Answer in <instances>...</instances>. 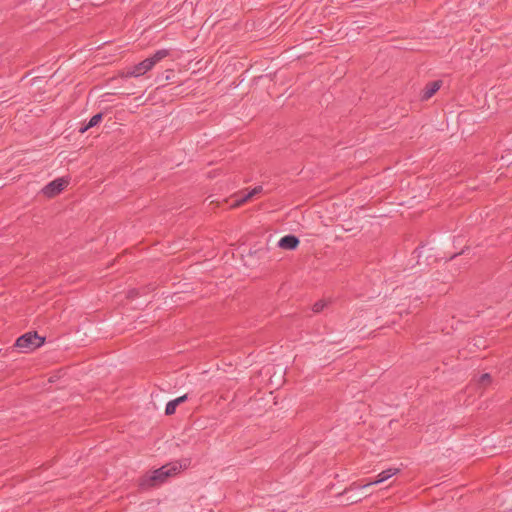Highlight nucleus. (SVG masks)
Segmentation results:
<instances>
[{"mask_svg":"<svg viewBox=\"0 0 512 512\" xmlns=\"http://www.w3.org/2000/svg\"><path fill=\"white\" fill-rule=\"evenodd\" d=\"M187 465L181 463H170L162 466L161 468L153 471L151 474L144 476L141 479L140 485L143 487H155L165 482L170 476L177 474L182 468Z\"/></svg>","mask_w":512,"mask_h":512,"instance_id":"obj_1","label":"nucleus"},{"mask_svg":"<svg viewBox=\"0 0 512 512\" xmlns=\"http://www.w3.org/2000/svg\"><path fill=\"white\" fill-rule=\"evenodd\" d=\"M170 52L167 49L158 50L151 57L143 60L137 65L127 69L126 75L132 77H139L150 71L158 62L169 56Z\"/></svg>","mask_w":512,"mask_h":512,"instance_id":"obj_2","label":"nucleus"},{"mask_svg":"<svg viewBox=\"0 0 512 512\" xmlns=\"http://www.w3.org/2000/svg\"><path fill=\"white\" fill-rule=\"evenodd\" d=\"M43 343L44 338L37 333H26L17 339L16 346L27 353L37 349Z\"/></svg>","mask_w":512,"mask_h":512,"instance_id":"obj_3","label":"nucleus"},{"mask_svg":"<svg viewBox=\"0 0 512 512\" xmlns=\"http://www.w3.org/2000/svg\"><path fill=\"white\" fill-rule=\"evenodd\" d=\"M68 185V180L65 178H58L43 188V194L46 197L52 198L58 195L66 186Z\"/></svg>","mask_w":512,"mask_h":512,"instance_id":"obj_4","label":"nucleus"},{"mask_svg":"<svg viewBox=\"0 0 512 512\" xmlns=\"http://www.w3.org/2000/svg\"><path fill=\"white\" fill-rule=\"evenodd\" d=\"M279 247L286 250L296 249L299 245V239L293 235L282 237L278 243Z\"/></svg>","mask_w":512,"mask_h":512,"instance_id":"obj_5","label":"nucleus"},{"mask_svg":"<svg viewBox=\"0 0 512 512\" xmlns=\"http://www.w3.org/2000/svg\"><path fill=\"white\" fill-rule=\"evenodd\" d=\"M397 473H399V469L398 468H389V469L379 473L377 475V478H376L375 481L367 483L366 485H364V487H368V486H371L373 484L382 483V482L388 480L389 478H391L392 476L396 475Z\"/></svg>","mask_w":512,"mask_h":512,"instance_id":"obj_6","label":"nucleus"},{"mask_svg":"<svg viewBox=\"0 0 512 512\" xmlns=\"http://www.w3.org/2000/svg\"><path fill=\"white\" fill-rule=\"evenodd\" d=\"M441 87V81H434L429 83L423 90L422 98L427 100L431 98Z\"/></svg>","mask_w":512,"mask_h":512,"instance_id":"obj_7","label":"nucleus"},{"mask_svg":"<svg viewBox=\"0 0 512 512\" xmlns=\"http://www.w3.org/2000/svg\"><path fill=\"white\" fill-rule=\"evenodd\" d=\"M186 398H187V396L183 395V396H180V397L168 402L166 405V410H165L166 414L167 415L173 414L176 410V407L178 405H180L181 403H183L186 400Z\"/></svg>","mask_w":512,"mask_h":512,"instance_id":"obj_8","label":"nucleus"},{"mask_svg":"<svg viewBox=\"0 0 512 512\" xmlns=\"http://www.w3.org/2000/svg\"><path fill=\"white\" fill-rule=\"evenodd\" d=\"M101 120H102V114L101 113L96 114L90 119V121L87 124V127L92 128V127L96 126L97 124H99L101 122Z\"/></svg>","mask_w":512,"mask_h":512,"instance_id":"obj_9","label":"nucleus"},{"mask_svg":"<svg viewBox=\"0 0 512 512\" xmlns=\"http://www.w3.org/2000/svg\"><path fill=\"white\" fill-rule=\"evenodd\" d=\"M249 200H250V198H247V194H246L244 197L235 200V202L231 204V207L232 208H237V207L241 206L242 204L246 203Z\"/></svg>","mask_w":512,"mask_h":512,"instance_id":"obj_10","label":"nucleus"},{"mask_svg":"<svg viewBox=\"0 0 512 512\" xmlns=\"http://www.w3.org/2000/svg\"><path fill=\"white\" fill-rule=\"evenodd\" d=\"M490 382V375L489 374H483L479 378V383L483 386L487 385Z\"/></svg>","mask_w":512,"mask_h":512,"instance_id":"obj_11","label":"nucleus"},{"mask_svg":"<svg viewBox=\"0 0 512 512\" xmlns=\"http://www.w3.org/2000/svg\"><path fill=\"white\" fill-rule=\"evenodd\" d=\"M261 191H262L261 186L255 187L254 189H252L250 192L247 193V198L251 199L253 196H255L256 194H259Z\"/></svg>","mask_w":512,"mask_h":512,"instance_id":"obj_12","label":"nucleus"},{"mask_svg":"<svg viewBox=\"0 0 512 512\" xmlns=\"http://www.w3.org/2000/svg\"><path fill=\"white\" fill-rule=\"evenodd\" d=\"M325 304L323 302H318L314 305L313 309L315 312H320L324 308Z\"/></svg>","mask_w":512,"mask_h":512,"instance_id":"obj_13","label":"nucleus"},{"mask_svg":"<svg viewBox=\"0 0 512 512\" xmlns=\"http://www.w3.org/2000/svg\"><path fill=\"white\" fill-rule=\"evenodd\" d=\"M89 128H90V127H87V125H86V126H84L83 128H81V129H80V132H81V133H84V132H86Z\"/></svg>","mask_w":512,"mask_h":512,"instance_id":"obj_14","label":"nucleus"}]
</instances>
